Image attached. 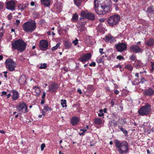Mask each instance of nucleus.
Listing matches in <instances>:
<instances>
[{"label":"nucleus","mask_w":154,"mask_h":154,"mask_svg":"<svg viewBox=\"0 0 154 154\" xmlns=\"http://www.w3.org/2000/svg\"><path fill=\"white\" fill-rule=\"evenodd\" d=\"M94 9L99 15H104L111 10V4L106 0H94Z\"/></svg>","instance_id":"obj_1"},{"label":"nucleus","mask_w":154,"mask_h":154,"mask_svg":"<svg viewBox=\"0 0 154 154\" xmlns=\"http://www.w3.org/2000/svg\"><path fill=\"white\" fill-rule=\"evenodd\" d=\"M94 9L99 15H104L111 10V4L106 0H94Z\"/></svg>","instance_id":"obj_2"},{"label":"nucleus","mask_w":154,"mask_h":154,"mask_svg":"<svg viewBox=\"0 0 154 154\" xmlns=\"http://www.w3.org/2000/svg\"><path fill=\"white\" fill-rule=\"evenodd\" d=\"M115 143L116 149L119 153L125 154L128 152V145L126 141L116 140Z\"/></svg>","instance_id":"obj_3"},{"label":"nucleus","mask_w":154,"mask_h":154,"mask_svg":"<svg viewBox=\"0 0 154 154\" xmlns=\"http://www.w3.org/2000/svg\"><path fill=\"white\" fill-rule=\"evenodd\" d=\"M23 30L26 33H32L35 29L36 24L34 20H30L24 23L22 26Z\"/></svg>","instance_id":"obj_4"},{"label":"nucleus","mask_w":154,"mask_h":154,"mask_svg":"<svg viewBox=\"0 0 154 154\" xmlns=\"http://www.w3.org/2000/svg\"><path fill=\"white\" fill-rule=\"evenodd\" d=\"M26 44L25 42L21 39H17L12 43V48L20 52L23 51L25 49Z\"/></svg>","instance_id":"obj_5"},{"label":"nucleus","mask_w":154,"mask_h":154,"mask_svg":"<svg viewBox=\"0 0 154 154\" xmlns=\"http://www.w3.org/2000/svg\"><path fill=\"white\" fill-rule=\"evenodd\" d=\"M120 20V17L118 15H114L109 17L108 20L109 26L113 27L117 25Z\"/></svg>","instance_id":"obj_6"},{"label":"nucleus","mask_w":154,"mask_h":154,"mask_svg":"<svg viewBox=\"0 0 154 154\" xmlns=\"http://www.w3.org/2000/svg\"><path fill=\"white\" fill-rule=\"evenodd\" d=\"M5 67L9 71H13L14 70L17 66L16 63L11 59H8L5 62Z\"/></svg>","instance_id":"obj_7"},{"label":"nucleus","mask_w":154,"mask_h":154,"mask_svg":"<svg viewBox=\"0 0 154 154\" xmlns=\"http://www.w3.org/2000/svg\"><path fill=\"white\" fill-rule=\"evenodd\" d=\"M151 106L148 103L141 108L138 111V113L142 116L146 115L149 114L151 111Z\"/></svg>","instance_id":"obj_8"},{"label":"nucleus","mask_w":154,"mask_h":154,"mask_svg":"<svg viewBox=\"0 0 154 154\" xmlns=\"http://www.w3.org/2000/svg\"><path fill=\"white\" fill-rule=\"evenodd\" d=\"M16 108L19 112L26 113L28 112L27 106L25 103L23 102H20L17 105Z\"/></svg>","instance_id":"obj_9"},{"label":"nucleus","mask_w":154,"mask_h":154,"mask_svg":"<svg viewBox=\"0 0 154 154\" xmlns=\"http://www.w3.org/2000/svg\"><path fill=\"white\" fill-rule=\"evenodd\" d=\"M6 8L9 10L13 11L15 10L16 3L13 0H9L5 2Z\"/></svg>","instance_id":"obj_10"},{"label":"nucleus","mask_w":154,"mask_h":154,"mask_svg":"<svg viewBox=\"0 0 154 154\" xmlns=\"http://www.w3.org/2000/svg\"><path fill=\"white\" fill-rule=\"evenodd\" d=\"M115 47L117 51L120 52L126 50L127 48L126 45L124 43H121L116 44Z\"/></svg>","instance_id":"obj_11"},{"label":"nucleus","mask_w":154,"mask_h":154,"mask_svg":"<svg viewBox=\"0 0 154 154\" xmlns=\"http://www.w3.org/2000/svg\"><path fill=\"white\" fill-rule=\"evenodd\" d=\"M130 50L131 52L135 53H142L143 51V50L137 45L131 46L130 47Z\"/></svg>","instance_id":"obj_12"},{"label":"nucleus","mask_w":154,"mask_h":154,"mask_svg":"<svg viewBox=\"0 0 154 154\" xmlns=\"http://www.w3.org/2000/svg\"><path fill=\"white\" fill-rule=\"evenodd\" d=\"M48 46V42L45 40H41L39 43V47L40 49L42 50L47 49Z\"/></svg>","instance_id":"obj_13"},{"label":"nucleus","mask_w":154,"mask_h":154,"mask_svg":"<svg viewBox=\"0 0 154 154\" xmlns=\"http://www.w3.org/2000/svg\"><path fill=\"white\" fill-rule=\"evenodd\" d=\"M91 56V54L89 53L84 54L79 58V60L82 62H86L90 59Z\"/></svg>","instance_id":"obj_14"},{"label":"nucleus","mask_w":154,"mask_h":154,"mask_svg":"<svg viewBox=\"0 0 154 154\" xmlns=\"http://www.w3.org/2000/svg\"><path fill=\"white\" fill-rule=\"evenodd\" d=\"M58 88V85L55 83H53L49 86L48 91L51 92H55Z\"/></svg>","instance_id":"obj_15"},{"label":"nucleus","mask_w":154,"mask_h":154,"mask_svg":"<svg viewBox=\"0 0 154 154\" xmlns=\"http://www.w3.org/2000/svg\"><path fill=\"white\" fill-rule=\"evenodd\" d=\"M11 92L12 93L11 97L13 100H16L19 98V95L18 91L15 90H12L11 91Z\"/></svg>","instance_id":"obj_16"},{"label":"nucleus","mask_w":154,"mask_h":154,"mask_svg":"<svg viewBox=\"0 0 154 154\" xmlns=\"http://www.w3.org/2000/svg\"><path fill=\"white\" fill-rule=\"evenodd\" d=\"M105 40L106 42L110 43H113L116 42L115 38L110 35H108L106 36Z\"/></svg>","instance_id":"obj_17"},{"label":"nucleus","mask_w":154,"mask_h":154,"mask_svg":"<svg viewBox=\"0 0 154 154\" xmlns=\"http://www.w3.org/2000/svg\"><path fill=\"white\" fill-rule=\"evenodd\" d=\"M143 93L145 95L149 96H152L154 94V90L150 88L145 91Z\"/></svg>","instance_id":"obj_18"},{"label":"nucleus","mask_w":154,"mask_h":154,"mask_svg":"<svg viewBox=\"0 0 154 154\" xmlns=\"http://www.w3.org/2000/svg\"><path fill=\"white\" fill-rule=\"evenodd\" d=\"M79 121V119L76 116L73 117L71 120V123L73 125H76Z\"/></svg>","instance_id":"obj_19"},{"label":"nucleus","mask_w":154,"mask_h":154,"mask_svg":"<svg viewBox=\"0 0 154 154\" xmlns=\"http://www.w3.org/2000/svg\"><path fill=\"white\" fill-rule=\"evenodd\" d=\"M26 79L24 75H22L20 77L19 82L20 85H24L26 82Z\"/></svg>","instance_id":"obj_20"},{"label":"nucleus","mask_w":154,"mask_h":154,"mask_svg":"<svg viewBox=\"0 0 154 154\" xmlns=\"http://www.w3.org/2000/svg\"><path fill=\"white\" fill-rule=\"evenodd\" d=\"M86 16V18L88 19L94 20L95 19V15L91 12L87 13Z\"/></svg>","instance_id":"obj_21"},{"label":"nucleus","mask_w":154,"mask_h":154,"mask_svg":"<svg viewBox=\"0 0 154 154\" xmlns=\"http://www.w3.org/2000/svg\"><path fill=\"white\" fill-rule=\"evenodd\" d=\"M42 5L45 7H49L50 6V0H40Z\"/></svg>","instance_id":"obj_22"},{"label":"nucleus","mask_w":154,"mask_h":154,"mask_svg":"<svg viewBox=\"0 0 154 154\" xmlns=\"http://www.w3.org/2000/svg\"><path fill=\"white\" fill-rule=\"evenodd\" d=\"M145 43L148 46H152L154 45V39L150 38L146 41Z\"/></svg>","instance_id":"obj_23"},{"label":"nucleus","mask_w":154,"mask_h":154,"mask_svg":"<svg viewBox=\"0 0 154 154\" xmlns=\"http://www.w3.org/2000/svg\"><path fill=\"white\" fill-rule=\"evenodd\" d=\"M72 45V44L71 42L65 41L64 43V45L66 48L68 49L71 48Z\"/></svg>","instance_id":"obj_24"},{"label":"nucleus","mask_w":154,"mask_h":154,"mask_svg":"<svg viewBox=\"0 0 154 154\" xmlns=\"http://www.w3.org/2000/svg\"><path fill=\"white\" fill-rule=\"evenodd\" d=\"M34 89L35 91V92L36 93V94L35 95L37 96H39L40 94V90L38 87L35 86Z\"/></svg>","instance_id":"obj_25"},{"label":"nucleus","mask_w":154,"mask_h":154,"mask_svg":"<svg viewBox=\"0 0 154 154\" xmlns=\"http://www.w3.org/2000/svg\"><path fill=\"white\" fill-rule=\"evenodd\" d=\"M106 57V56H103L99 59H97V63H103L104 60L105 59V58Z\"/></svg>","instance_id":"obj_26"},{"label":"nucleus","mask_w":154,"mask_h":154,"mask_svg":"<svg viewBox=\"0 0 154 154\" xmlns=\"http://www.w3.org/2000/svg\"><path fill=\"white\" fill-rule=\"evenodd\" d=\"M18 9L23 11L26 8V6L24 5L19 4L18 6Z\"/></svg>","instance_id":"obj_27"},{"label":"nucleus","mask_w":154,"mask_h":154,"mask_svg":"<svg viewBox=\"0 0 154 154\" xmlns=\"http://www.w3.org/2000/svg\"><path fill=\"white\" fill-rule=\"evenodd\" d=\"M94 122L96 124L100 125L101 124L102 121L101 119L98 118L95 119Z\"/></svg>","instance_id":"obj_28"},{"label":"nucleus","mask_w":154,"mask_h":154,"mask_svg":"<svg viewBox=\"0 0 154 154\" xmlns=\"http://www.w3.org/2000/svg\"><path fill=\"white\" fill-rule=\"evenodd\" d=\"M82 1V0H74V2L75 5L78 7L81 5Z\"/></svg>","instance_id":"obj_29"},{"label":"nucleus","mask_w":154,"mask_h":154,"mask_svg":"<svg viewBox=\"0 0 154 154\" xmlns=\"http://www.w3.org/2000/svg\"><path fill=\"white\" fill-rule=\"evenodd\" d=\"M119 128L123 132V133L125 135L128 134V132L125 130L120 125L119 126Z\"/></svg>","instance_id":"obj_30"},{"label":"nucleus","mask_w":154,"mask_h":154,"mask_svg":"<svg viewBox=\"0 0 154 154\" xmlns=\"http://www.w3.org/2000/svg\"><path fill=\"white\" fill-rule=\"evenodd\" d=\"M125 68L130 71H131L133 69V67L130 64H128L125 66Z\"/></svg>","instance_id":"obj_31"},{"label":"nucleus","mask_w":154,"mask_h":154,"mask_svg":"<svg viewBox=\"0 0 154 154\" xmlns=\"http://www.w3.org/2000/svg\"><path fill=\"white\" fill-rule=\"evenodd\" d=\"M78 17V15L76 14H74L72 18V21L75 22L77 20Z\"/></svg>","instance_id":"obj_32"},{"label":"nucleus","mask_w":154,"mask_h":154,"mask_svg":"<svg viewBox=\"0 0 154 154\" xmlns=\"http://www.w3.org/2000/svg\"><path fill=\"white\" fill-rule=\"evenodd\" d=\"M61 104L62 106L63 107L66 106V100H65L62 99L61 100Z\"/></svg>","instance_id":"obj_33"},{"label":"nucleus","mask_w":154,"mask_h":154,"mask_svg":"<svg viewBox=\"0 0 154 154\" xmlns=\"http://www.w3.org/2000/svg\"><path fill=\"white\" fill-rule=\"evenodd\" d=\"M60 45V43H57L56 46L54 47H53L52 48L51 50L52 51H54L56 50L59 47Z\"/></svg>","instance_id":"obj_34"},{"label":"nucleus","mask_w":154,"mask_h":154,"mask_svg":"<svg viewBox=\"0 0 154 154\" xmlns=\"http://www.w3.org/2000/svg\"><path fill=\"white\" fill-rule=\"evenodd\" d=\"M87 13L85 12L84 11H82L81 13V16L84 17H85L86 18L87 16Z\"/></svg>","instance_id":"obj_35"},{"label":"nucleus","mask_w":154,"mask_h":154,"mask_svg":"<svg viewBox=\"0 0 154 154\" xmlns=\"http://www.w3.org/2000/svg\"><path fill=\"white\" fill-rule=\"evenodd\" d=\"M47 67V64L46 63H44V64H41V66L39 67V68L40 69H45Z\"/></svg>","instance_id":"obj_36"},{"label":"nucleus","mask_w":154,"mask_h":154,"mask_svg":"<svg viewBox=\"0 0 154 154\" xmlns=\"http://www.w3.org/2000/svg\"><path fill=\"white\" fill-rule=\"evenodd\" d=\"M131 60L135 61L136 59V56L134 55H132L130 57Z\"/></svg>","instance_id":"obj_37"},{"label":"nucleus","mask_w":154,"mask_h":154,"mask_svg":"<svg viewBox=\"0 0 154 154\" xmlns=\"http://www.w3.org/2000/svg\"><path fill=\"white\" fill-rule=\"evenodd\" d=\"M44 109L46 111H48L51 109L47 105L45 106Z\"/></svg>","instance_id":"obj_38"},{"label":"nucleus","mask_w":154,"mask_h":154,"mask_svg":"<svg viewBox=\"0 0 154 154\" xmlns=\"http://www.w3.org/2000/svg\"><path fill=\"white\" fill-rule=\"evenodd\" d=\"M147 11V12L150 13L153 11L152 7H149L148 8Z\"/></svg>","instance_id":"obj_39"},{"label":"nucleus","mask_w":154,"mask_h":154,"mask_svg":"<svg viewBox=\"0 0 154 154\" xmlns=\"http://www.w3.org/2000/svg\"><path fill=\"white\" fill-rule=\"evenodd\" d=\"M116 58L119 60H124V57L121 55L118 56Z\"/></svg>","instance_id":"obj_40"},{"label":"nucleus","mask_w":154,"mask_h":154,"mask_svg":"<svg viewBox=\"0 0 154 154\" xmlns=\"http://www.w3.org/2000/svg\"><path fill=\"white\" fill-rule=\"evenodd\" d=\"M78 40L77 39H76L75 40L73 41L72 43L74 44L75 45H76L78 44Z\"/></svg>","instance_id":"obj_41"},{"label":"nucleus","mask_w":154,"mask_h":154,"mask_svg":"<svg viewBox=\"0 0 154 154\" xmlns=\"http://www.w3.org/2000/svg\"><path fill=\"white\" fill-rule=\"evenodd\" d=\"M12 17V14L11 13L8 16L7 18L9 20L11 19Z\"/></svg>","instance_id":"obj_42"},{"label":"nucleus","mask_w":154,"mask_h":154,"mask_svg":"<svg viewBox=\"0 0 154 154\" xmlns=\"http://www.w3.org/2000/svg\"><path fill=\"white\" fill-rule=\"evenodd\" d=\"M45 147V143H42L41 144V150L42 151L44 149V148Z\"/></svg>","instance_id":"obj_43"},{"label":"nucleus","mask_w":154,"mask_h":154,"mask_svg":"<svg viewBox=\"0 0 154 154\" xmlns=\"http://www.w3.org/2000/svg\"><path fill=\"white\" fill-rule=\"evenodd\" d=\"M4 6V3L2 2H0V10L2 9Z\"/></svg>","instance_id":"obj_44"},{"label":"nucleus","mask_w":154,"mask_h":154,"mask_svg":"<svg viewBox=\"0 0 154 154\" xmlns=\"http://www.w3.org/2000/svg\"><path fill=\"white\" fill-rule=\"evenodd\" d=\"M114 67L116 68H119L120 69L122 68V66L120 64H118L115 66Z\"/></svg>","instance_id":"obj_45"},{"label":"nucleus","mask_w":154,"mask_h":154,"mask_svg":"<svg viewBox=\"0 0 154 154\" xmlns=\"http://www.w3.org/2000/svg\"><path fill=\"white\" fill-rule=\"evenodd\" d=\"M105 18H102L99 19V21L100 22H103L105 20Z\"/></svg>","instance_id":"obj_46"},{"label":"nucleus","mask_w":154,"mask_h":154,"mask_svg":"<svg viewBox=\"0 0 154 154\" xmlns=\"http://www.w3.org/2000/svg\"><path fill=\"white\" fill-rule=\"evenodd\" d=\"M95 65L96 63L94 62H93L89 64V66H95Z\"/></svg>","instance_id":"obj_47"},{"label":"nucleus","mask_w":154,"mask_h":154,"mask_svg":"<svg viewBox=\"0 0 154 154\" xmlns=\"http://www.w3.org/2000/svg\"><path fill=\"white\" fill-rule=\"evenodd\" d=\"M7 94V93L6 91H2V94L1 95V96H2L4 95H6Z\"/></svg>","instance_id":"obj_48"},{"label":"nucleus","mask_w":154,"mask_h":154,"mask_svg":"<svg viewBox=\"0 0 154 154\" xmlns=\"http://www.w3.org/2000/svg\"><path fill=\"white\" fill-rule=\"evenodd\" d=\"M103 50V48H100L99 49V52L101 54H103L104 53V52H102Z\"/></svg>","instance_id":"obj_49"},{"label":"nucleus","mask_w":154,"mask_h":154,"mask_svg":"<svg viewBox=\"0 0 154 154\" xmlns=\"http://www.w3.org/2000/svg\"><path fill=\"white\" fill-rule=\"evenodd\" d=\"M46 95V93L45 92H43V95L42 96V99H44Z\"/></svg>","instance_id":"obj_50"},{"label":"nucleus","mask_w":154,"mask_h":154,"mask_svg":"<svg viewBox=\"0 0 154 154\" xmlns=\"http://www.w3.org/2000/svg\"><path fill=\"white\" fill-rule=\"evenodd\" d=\"M80 131H82V132H83L84 133L85 132H86L87 130L85 128L81 129Z\"/></svg>","instance_id":"obj_51"},{"label":"nucleus","mask_w":154,"mask_h":154,"mask_svg":"<svg viewBox=\"0 0 154 154\" xmlns=\"http://www.w3.org/2000/svg\"><path fill=\"white\" fill-rule=\"evenodd\" d=\"M42 115L43 116H45V113L43 110H42Z\"/></svg>","instance_id":"obj_52"},{"label":"nucleus","mask_w":154,"mask_h":154,"mask_svg":"<svg viewBox=\"0 0 154 154\" xmlns=\"http://www.w3.org/2000/svg\"><path fill=\"white\" fill-rule=\"evenodd\" d=\"M78 92L80 94H82V91L80 89H79L77 90Z\"/></svg>","instance_id":"obj_53"},{"label":"nucleus","mask_w":154,"mask_h":154,"mask_svg":"<svg viewBox=\"0 0 154 154\" xmlns=\"http://www.w3.org/2000/svg\"><path fill=\"white\" fill-rule=\"evenodd\" d=\"M151 65L152 70H154V62L152 63Z\"/></svg>","instance_id":"obj_54"},{"label":"nucleus","mask_w":154,"mask_h":154,"mask_svg":"<svg viewBox=\"0 0 154 154\" xmlns=\"http://www.w3.org/2000/svg\"><path fill=\"white\" fill-rule=\"evenodd\" d=\"M103 115H104V114L103 113H98V116H100V117H101V116H103Z\"/></svg>","instance_id":"obj_55"},{"label":"nucleus","mask_w":154,"mask_h":154,"mask_svg":"<svg viewBox=\"0 0 154 154\" xmlns=\"http://www.w3.org/2000/svg\"><path fill=\"white\" fill-rule=\"evenodd\" d=\"M16 24L17 25L20 23V21L19 20H16Z\"/></svg>","instance_id":"obj_56"},{"label":"nucleus","mask_w":154,"mask_h":154,"mask_svg":"<svg viewBox=\"0 0 154 154\" xmlns=\"http://www.w3.org/2000/svg\"><path fill=\"white\" fill-rule=\"evenodd\" d=\"M35 5V2L32 1L31 2L30 5L32 6H33Z\"/></svg>","instance_id":"obj_57"},{"label":"nucleus","mask_w":154,"mask_h":154,"mask_svg":"<svg viewBox=\"0 0 154 154\" xmlns=\"http://www.w3.org/2000/svg\"><path fill=\"white\" fill-rule=\"evenodd\" d=\"M114 92L116 94H118L119 93V91L117 90H116L114 91Z\"/></svg>","instance_id":"obj_58"},{"label":"nucleus","mask_w":154,"mask_h":154,"mask_svg":"<svg viewBox=\"0 0 154 154\" xmlns=\"http://www.w3.org/2000/svg\"><path fill=\"white\" fill-rule=\"evenodd\" d=\"M11 94L10 93H9L8 94V95H7V98H9L11 96Z\"/></svg>","instance_id":"obj_59"},{"label":"nucleus","mask_w":154,"mask_h":154,"mask_svg":"<svg viewBox=\"0 0 154 154\" xmlns=\"http://www.w3.org/2000/svg\"><path fill=\"white\" fill-rule=\"evenodd\" d=\"M85 27H82L81 28V31H83L85 30Z\"/></svg>","instance_id":"obj_60"},{"label":"nucleus","mask_w":154,"mask_h":154,"mask_svg":"<svg viewBox=\"0 0 154 154\" xmlns=\"http://www.w3.org/2000/svg\"><path fill=\"white\" fill-rule=\"evenodd\" d=\"M111 105L113 106L114 105V102L113 101H112L111 102Z\"/></svg>","instance_id":"obj_61"},{"label":"nucleus","mask_w":154,"mask_h":154,"mask_svg":"<svg viewBox=\"0 0 154 154\" xmlns=\"http://www.w3.org/2000/svg\"><path fill=\"white\" fill-rule=\"evenodd\" d=\"M47 34L48 35H51V32L50 31H48L47 32Z\"/></svg>","instance_id":"obj_62"},{"label":"nucleus","mask_w":154,"mask_h":154,"mask_svg":"<svg viewBox=\"0 0 154 154\" xmlns=\"http://www.w3.org/2000/svg\"><path fill=\"white\" fill-rule=\"evenodd\" d=\"M138 75H139V73H136L135 74V76L137 77H138Z\"/></svg>","instance_id":"obj_63"},{"label":"nucleus","mask_w":154,"mask_h":154,"mask_svg":"<svg viewBox=\"0 0 154 154\" xmlns=\"http://www.w3.org/2000/svg\"><path fill=\"white\" fill-rule=\"evenodd\" d=\"M0 133L5 134V132L3 130H0Z\"/></svg>","instance_id":"obj_64"}]
</instances>
